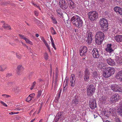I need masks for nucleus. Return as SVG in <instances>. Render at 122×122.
<instances>
[{"label":"nucleus","mask_w":122,"mask_h":122,"mask_svg":"<svg viewBox=\"0 0 122 122\" xmlns=\"http://www.w3.org/2000/svg\"><path fill=\"white\" fill-rule=\"evenodd\" d=\"M24 69V67L21 65H19L18 66L16 71L17 74L18 75H20L22 71Z\"/></svg>","instance_id":"16"},{"label":"nucleus","mask_w":122,"mask_h":122,"mask_svg":"<svg viewBox=\"0 0 122 122\" xmlns=\"http://www.w3.org/2000/svg\"><path fill=\"white\" fill-rule=\"evenodd\" d=\"M32 3L33 5L34 6L36 7L37 6L36 4H35L34 2H32Z\"/></svg>","instance_id":"61"},{"label":"nucleus","mask_w":122,"mask_h":122,"mask_svg":"<svg viewBox=\"0 0 122 122\" xmlns=\"http://www.w3.org/2000/svg\"><path fill=\"white\" fill-rule=\"evenodd\" d=\"M2 26L6 29L8 30L11 29L10 26L7 24H4Z\"/></svg>","instance_id":"33"},{"label":"nucleus","mask_w":122,"mask_h":122,"mask_svg":"<svg viewBox=\"0 0 122 122\" xmlns=\"http://www.w3.org/2000/svg\"><path fill=\"white\" fill-rule=\"evenodd\" d=\"M48 54L47 53H45V54L44 58L47 60L48 59Z\"/></svg>","instance_id":"49"},{"label":"nucleus","mask_w":122,"mask_h":122,"mask_svg":"<svg viewBox=\"0 0 122 122\" xmlns=\"http://www.w3.org/2000/svg\"><path fill=\"white\" fill-rule=\"evenodd\" d=\"M101 102L104 103H105L106 97L104 95L102 96V97L99 99Z\"/></svg>","instance_id":"30"},{"label":"nucleus","mask_w":122,"mask_h":122,"mask_svg":"<svg viewBox=\"0 0 122 122\" xmlns=\"http://www.w3.org/2000/svg\"><path fill=\"white\" fill-rule=\"evenodd\" d=\"M14 84L11 81H9L7 83L6 86L7 87H10L13 86L14 85Z\"/></svg>","instance_id":"34"},{"label":"nucleus","mask_w":122,"mask_h":122,"mask_svg":"<svg viewBox=\"0 0 122 122\" xmlns=\"http://www.w3.org/2000/svg\"><path fill=\"white\" fill-rule=\"evenodd\" d=\"M100 25L101 29L103 31H106L108 29V25L101 23L100 24Z\"/></svg>","instance_id":"24"},{"label":"nucleus","mask_w":122,"mask_h":122,"mask_svg":"<svg viewBox=\"0 0 122 122\" xmlns=\"http://www.w3.org/2000/svg\"><path fill=\"white\" fill-rule=\"evenodd\" d=\"M25 40L27 43L31 45H32V43L27 38H26Z\"/></svg>","instance_id":"42"},{"label":"nucleus","mask_w":122,"mask_h":122,"mask_svg":"<svg viewBox=\"0 0 122 122\" xmlns=\"http://www.w3.org/2000/svg\"><path fill=\"white\" fill-rule=\"evenodd\" d=\"M111 87L112 90L114 91L121 92H122V88L120 87L119 85L113 84L112 85Z\"/></svg>","instance_id":"8"},{"label":"nucleus","mask_w":122,"mask_h":122,"mask_svg":"<svg viewBox=\"0 0 122 122\" xmlns=\"http://www.w3.org/2000/svg\"><path fill=\"white\" fill-rule=\"evenodd\" d=\"M105 50L107 52L109 53H111L114 51L113 49L112 48V45L111 44H107Z\"/></svg>","instance_id":"14"},{"label":"nucleus","mask_w":122,"mask_h":122,"mask_svg":"<svg viewBox=\"0 0 122 122\" xmlns=\"http://www.w3.org/2000/svg\"><path fill=\"white\" fill-rule=\"evenodd\" d=\"M106 69L111 76L113 75L115 71V69L113 67H108Z\"/></svg>","instance_id":"18"},{"label":"nucleus","mask_w":122,"mask_h":122,"mask_svg":"<svg viewBox=\"0 0 122 122\" xmlns=\"http://www.w3.org/2000/svg\"><path fill=\"white\" fill-rule=\"evenodd\" d=\"M114 38L115 40L117 42H122V35H117L114 37Z\"/></svg>","instance_id":"21"},{"label":"nucleus","mask_w":122,"mask_h":122,"mask_svg":"<svg viewBox=\"0 0 122 122\" xmlns=\"http://www.w3.org/2000/svg\"><path fill=\"white\" fill-rule=\"evenodd\" d=\"M116 78L122 82V71H119L116 74Z\"/></svg>","instance_id":"20"},{"label":"nucleus","mask_w":122,"mask_h":122,"mask_svg":"<svg viewBox=\"0 0 122 122\" xmlns=\"http://www.w3.org/2000/svg\"><path fill=\"white\" fill-rule=\"evenodd\" d=\"M70 21L72 22L74 25L79 28L82 27L83 21L81 18L78 16L75 15L72 16Z\"/></svg>","instance_id":"1"},{"label":"nucleus","mask_w":122,"mask_h":122,"mask_svg":"<svg viewBox=\"0 0 122 122\" xmlns=\"http://www.w3.org/2000/svg\"><path fill=\"white\" fill-rule=\"evenodd\" d=\"M72 103L74 104L75 105L78 106L80 104L81 102L78 99V97L77 96H75V99L72 100Z\"/></svg>","instance_id":"13"},{"label":"nucleus","mask_w":122,"mask_h":122,"mask_svg":"<svg viewBox=\"0 0 122 122\" xmlns=\"http://www.w3.org/2000/svg\"><path fill=\"white\" fill-rule=\"evenodd\" d=\"M16 109L17 111H19L20 110V108L19 107H17L16 108Z\"/></svg>","instance_id":"64"},{"label":"nucleus","mask_w":122,"mask_h":122,"mask_svg":"<svg viewBox=\"0 0 122 122\" xmlns=\"http://www.w3.org/2000/svg\"><path fill=\"white\" fill-rule=\"evenodd\" d=\"M16 57L19 59H21L22 57L21 55L19 53H16Z\"/></svg>","instance_id":"43"},{"label":"nucleus","mask_w":122,"mask_h":122,"mask_svg":"<svg viewBox=\"0 0 122 122\" xmlns=\"http://www.w3.org/2000/svg\"><path fill=\"white\" fill-rule=\"evenodd\" d=\"M51 43H54V41L52 37L51 38Z\"/></svg>","instance_id":"62"},{"label":"nucleus","mask_w":122,"mask_h":122,"mask_svg":"<svg viewBox=\"0 0 122 122\" xmlns=\"http://www.w3.org/2000/svg\"><path fill=\"white\" fill-rule=\"evenodd\" d=\"M90 107L92 109L95 108L96 107V100L94 99H91L89 102Z\"/></svg>","instance_id":"12"},{"label":"nucleus","mask_w":122,"mask_h":122,"mask_svg":"<svg viewBox=\"0 0 122 122\" xmlns=\"http://www.w3.org/2000/svg\"><path fill=\"white\" fill-rule=\"evenodd\" d=\"M57 12L58 15V16L61 17H62V13L61 11V10L59 9H57L56 11Z\"/></svg>","instance_id":"36"},{"label":"nucleus","mask_w":122,"mask_h":122,"mask_svg":"<svg viewBox=\"0 0 122 122\" xmlns=\"http://www.w3.org/2000/svg\"><path fill=\"white\" fill-rule=\"evenodd\" d=\"M115 121L116 122H120V119L118 118H116L115 119Z\"/></svg>","instance_id":"53"},{"label":"nucleus","mask_w":122,"mask_h":122,"mask_svg":"<svg viewBox=\"0 0 122 122\" xmlns=\"http://www.w3.org/2000/svg\"><path fill=\"white\" fill-rule=\"evenodd\" d=\"M112 100L117 101L120 99V96L117 94H114L112 96Z\"/></svg>","instance_id":"22"},{"label":"nucleus","mask_w":122,"mask_h":122,"mask_svg":"<svg viewBox=\"0 0 122 122\" xmlns=\"http://www.w3.org/2000/svg\"><path fill=\"white\" fill-rule=\"evenodd\" d=\"M105 37V36L103 33L100 31L97 32L95 35L96 43L98 45L101 44Z\"/></svg>","instance_id":"2"},{"label":"nucleus","mask_w":122,"mask_h":122,"mask_svg":"<svg viewBox=\"0 0 122 122\" xmlns=\"http://www.w3.org/2000/svg\"><path fill=\"white\" fill-rule=\"evenodd\" d=\"M38 94L37 95V98H38L41 96L42 94V91L41 90H39L38 92Z\"/></svg>","instance_id":"41"},{"label":"nucleus","mask_w":122,"mask_h":122,"mask_svg":"<svg viewBox=\"0 0 122 122\" xmlns=\"http://www.w3.org/2000/svg\"><path fill=\"white\" fill-rule=\"evenodd\" d=\"M95 91V87L92 84L88 85L87 87L86 90L87 95L88 96H92L93 95Z\"/></svg>","instance_id":"4"},{"label":"nucleus","mask_w":122,"mask_h":122,"mask_svg":"<svg viewBox=\"0 0 122 122\" xmlns=\"http://www.w3.org/2000/svg\"><path fill=\"white\" fill-rule=\"evenodd\" d=\"M51 19L52 20L53 23L54 24H56L57 22L56 21V18L53 16H52L51 17Z\"/></svg>","instance_id":"35"},{"label":"nucleus","mask_w":122,"mask_h":122,"mask_svg":"<svg viewBox=\"0 0 122 122\" xmlns=\"http://www.w3.org/2000/svg\"><path fill=\"white\" fill-rule=\"evenodd\" d=\"M41 40L43 41V42L46 41L44 38L43 36L41 37Z\"/></svg>","instance_id":"57"},{"label":"nucleus","mask_w":122,"mask_h":122,"mask_svg":"<svg viewBox=\"0 0 122 122\" xmlns=\"http://www.w3.org/2000/svg\"><path fill=\"white\" fill-rule=\"evenodd\" d=\"M121 108L119 109L117 111L119 115L122 116V101L120 102Z\"/></svg>","instance_id":"26"},{"label":"nucleus","mask_w":122,"mask_h":122,"mask_svg":"<svg viewBox=\"0 0 122 122\" xmlns=\"http://www.w3.org/2000/svg\"><path fill=\"white\" fill-rule=\"evenodd\" d=\"M35 95V94L34 93H32L29 96L31 98L33 99V97H34Z\"/></svg>","instance_id":"48"},{"label":"nucleus","mask_w":122,"mask_h":122,"mask_svg":"<svg viewBox=\"0 0 122 122\" xmlns=\"http://www.w3.org/2000/svg\"><path fill=\"white\" fill-rule=\"evenodd\" d=\"M12 75V74L11 73H8L6 74V76L7 77H9Z\"/></svg>","instance_id":"50"},{"label":"nucleus","mask_w":122,"mask_h":122,"mask_svg":"<svg viewBox=\"0 0 122 122\" xmlns=\"http://www.w3.org/2000/svg\"><path fill=\"white\" fill-rule=\"evenodd\" d=\"M103 76L105 78H107L111 76L106 69L105 71L103 72Z\"/></svg>","instance_id":"25"},{"label":"nucleus","mask_w":122,"mask_h":122,"mask_svg":"<svg viewBox=\"0 0 122 122\" xmlns=\"http://www.w3.org/2000/svg\"><path fill=\"white\" fill-rule=\"evenodd\" d=\"M0 103L1 104L5 106L6 107H7V105L6 104V103L2 101H1Z\"/></svg>","instance_id":"52"},{"label":"nucleus","mask_w":122,"mask_h":122,"mask_svg":"<svg viewBox=\"0 0 122 122\" xmlns=\"http://www.w3.org/2000/svg\"><path fill=\"white\" fill-rule=\"evenodd\" d=\"M92 36L93 35L91 32H90L88 34L87 36L86 41L88 44H90L92 42L93 39Z\"/></svg>","instance_id":"11"},{"label":"nucleus","mask_w":122,"mask_h":122,"mask_svg":"<svg viewBox=\"0 0 122 122\" xmlns=\"http://www.w3.org/2000/svg\"><path fill=\"white\" fill-rule=\"evenodd\" d=\"M63 112H59L57 114V117L59 118H61L63 115Z\"/></svg>","instance_id":"32"},{"label":"nucleus","mask_w":122,"mask_h":122,"mask_svg":"<svg viewBox=\"0 0 122 122\" xmlns=\"http://www.w3.org/2000/svg\"><path fill=\"white\" fill-rule=\"evenodd\" d=\"M88 18L92 21H94L98 17V14L96 11H91L88 13Z\"/></svg>","instance_id":"3"},{"label":"nucleus","mask_w":122,"mask_h":122,"mask_svg":"<svg viewBox=\"0 0 122 122\" xmlns=\"http://www.w3.org/2000/svg\"><path fill=\"white\" fill-rule=\"evenodd\" d=\"M2 96H4L6 98H8L10 97V96L6 94H3Z\"/></svg>","instance_id":"51"},{"label":"nucleus","mask_w":122,"mask_h":122,"mask_svg":"<svg viewBox=\"0 0 122 122\" xmlns=\"http://www.w3.org/2000/svg\"><path fill=\"white\" fill-rule=\"evenodd\" d=\"M114 10L117 14H119L122 15V8L119 7L117 6L114 8Z\"/></svg>","instance_id":"19"},{"label":"nucleus","mask_w":122,"mask_h":122,"mask_svg":"<svg viewBox=\"0 0 122 122\" xmlns=\"http://www.w3.org/2000/svg\"><path fill=\"white\" fill-rule=\"evenodd\" d=\"M61 89L60 90V91H59V92L58 93V96L59 97H60V95L61 94Z\"/></svg>","instance_id":"59"},{"label":"nucleus","mask_w":122,"mask_h":122,"mask_svg":"<svg viewBox=\"0 0 122 122\" xmlns=\"http://www.w3.org/2000/svg\"><path fill=\"white\" fill-rule=\"evenodd\" d=\"M21 43H22V44L24 45V46H25L26 47V48H28V47L26 46V44H24L23 43V42H21Z\"/></svg>","instance_id":"63"},{"label":"nucleus","mask_w":122,"mask_h":122,"mask_svg":"<svg viewBox=\"0 0 122 122\" xmlns=\"http://www.w3.org/2000/svg\"><path fill=\"white\" fill-rule=\"evenodd\" d=\"M87 51V48L86 46H81L80 50V56H85L86 55Z\"/></svg>","instance_id":"7"},{"label":"nucleus","mask_w":122,"mask_h":122,"mask_svg":"<svg viewBox=\"0 0 122 122\" xmlns=\"http://www.w3.org/2000/svg\"><path fill=\"white\" fill-rule=\"evenodd\" d=\"M67 85H64V88L63 91L64 92H65L66 91L67 88Z\"/></svg>","instance_id":"46"},{"label":"nucleus","mask_w":122,"mask_h":122,"mask_svg":"<svg viewBox=\"0 0 122 122\" xmlns=\"http://www.w3.org/2000/svg\"><path fill=\"white\" fill-rule=\"evenodd\" d=\"M19 36L22 39L24 40H25V38H26L24 35L21 34H19Z\"/></svg>","instance_id":"44"},{"label":"nucleus","mask_w":122,"mask_h":122,"mask_svg":"<svg viewBox=\"0 0 122 122\" xmlns=\"http://www.w3.org/2000/svg\"><path fill=\"white\" fill-rule=\"evenodd\" d=\"M36 84V82L35 81L33 83L32 86L34 87L35 86Z\"/></svg>","instance_id":"54"},{"label":"nucleus","mask_w":122,"mask_h":122,"mask_svg":"<svg viewBox=\"0 0 122 122\" xmlns=\"http://www.w3.org/2000/svg\"><path fill=\"white\" fill-rule=\"evenodd\" d=\"M109 55H105L103 56V58L106 59L108 64L112 66H114L116 65V63L111 58L109 57Z\"/></svg>","instance_id":"5"},{"label":"nucleus","mask_w":122,"mask_h":122,"mask_svg":"<svg viewBox=\"0 0 122 122\" xmlns=\"http://www.w3.org/2000/svg\"><path fill=\"white\" fill-rule=\"evenodd\" d=\"M69 7L71 9H73L76 6V4L72 0H66Z\"/></svg>","instance_id":"15"},{"label":"nucleus","mask_w":122,"mask_h":122,"mask_svg":"<svg viewBox=\"0 0 122 122\" xmlns=\"http://www.w3.org/2000/svg\"><path fill=\"white\" fill-rule=\"evenodd\" d=\"M100 23L108 25V21L107 20L103 18L100 21Z\"/></svg>","instance_id":"28"},{"label":"nucleus","mask_w":122,"mask_h":122,"mask_svg":"<svg viewBox=\"0 0 122 122\" xmlns=\"http://www.w3.org/2000/svg\"><path fill=\"white\" fill-rule=\"evenodd\" d=\"M92 73L93 74V76L94 78H97V77L98 76V74L97 72V71H95L93 72Z\"/></svg>","instance_id":"37"},{"label":"nucleus","mask_w":122,"mask_h":122,"mask_svg":"<svg viewBox=\"0 0 122 122\" xmlns=\"http://www.w3.org/2000/svg\"><path fill=\"white\" fill-rule=\"evenodd\" d=\"M69 79L67 78H66L65 80L64 85H67V86L68 84Z\"/></svg>","instance_id":"39"},{"label":"nucleus","mask_w":122,"mask_h":122,"mask_svg":"<svg viewBox=\"0 0 122 122\" xmlns=\"http://www.w3.org/2000/svg\"><path fill=\"white\" fill-rule=\"evenodd\" d=\"M75 75L72 74L71 75V77L70 79V84L71 86H74L75 83Z\"/></svg>","instance_id":"17"},{"label":"nucleus","mask_w":122,"mask_h":122,"mask_svg":"<svg viewBox=\"0 0 122 122\" xmlns=\"http://www.w3.org/2000/svg\"><path fill=\"white\" fill-rule=\"evenodd\" d=\"M46 47H47V49H48V50H49V51L50 52H51L50 49V47L48 45H47L46 46Z\"/></svg>","instance_id":"55"},{"label":"nucleus","mask_w":122,"mask_h":122,"mask_svg":"<svg viewBox=\"0 0 122 122\" xmlns=\"http://www.w3.org/2000/svg\"><path fill=\"white\" fill-rule=\"evenodd\" d=\"M35 111V109H33L32 110H31L30 112V115L32 113L34 112Z\"/></svg>","instance_id":"56"},{"label":"nucleus","mask_w":122,"mask_h":122,"mask_svg":"<svg viewBox=\"0 0 122 122\" xmlns=\"http://www.w3.org/2000/svg\"><path fill=\"white\" fill-rule=\"evenodd\" d=\"M7 66L6 65H3L0 66V71H3L7 68Z\"/></svg>","instance_id":"29"},{"label":"nucleus","mask_w":122,"mask_h":122,"mask_svg":"<svg viewBox=\"0 0 122 122\" xmlns=\"http://www.w3.org/2000/svg\"><path fill=\"white\" fill-rule=\"evenodd\" d=\"M59 5L60 7L64 10L66 9L68 7V5L65 0H60Z\"/></svg>","instance_id":"6"},{"label":"nucleus","mask_w":122,"mask_h":122,"mask_svg":"<svg viewBox=\"0 0 122 122\" xmlns=\"http://www.w3.org/2000/svg\"><path fill=\"white\" fill-rule=\"evenodd\" d=\"M9 114L11 115H13V114H15V112H11L10 113H9Z\"/></svg>","instance_id":"60"},{"label":"nucleus","mask_w":122,"mask_h":122,"mask_svg":"<svg viewBox=\"0 0 122 122\" xmlns=\"http://www.w3.org/2000/svg\"><path fill=\"white\" fill-rule=\"evenodd\" d=\"M112 109L108 108V109L106 110L104 112V115L107 117H109L111 112Z\"/></svg>","instance_id":"23"},{"label":"nucleus","mask_w":122,"mask_h":122,"mask_svg":"<svg viewBox=\"0 0 122 122\" xmlns=\"http://www.w3.org/2000/svg\"><path fill=\"white\" fill-rule=\"evenodd\" d=\"M92 55L94 58H97L100 56L98 50L96 48H94L92 51Z\"/></svg>","instance_id":"10"},{"label":"nucleus","mask_w":122,"mask_h":122,"mask_svg":"<svg viewBox=\"0 0 122 122\" xmlns=\"http://www.w3.org/2000/svg\"><path fill=\"white\" fill-rule=\"evenodd\" d=\"M98 67L102 70V69H104L106 68L105 65H104L102 63H100L98 66Z\"/></svg>","instance_id":"27"},{"label":"nucleus","mask_w":122,"mask_h":122,"mask_svg":"<svg viewBox=\"0 0 122 122\" xmlns=\"http://www.w3.org/2000/svg\"><path fill=\"white\" fill-rule=\"evenodd\" d=\"M117 62L118 64H122V59L121 58H119L117 60Z\"/></svg>","instance_id":"38"},{"label":"nucleus","mask_w":122,"mask_h":122,"mask_svg":"<svg viewBox=\"0 0 122 122\" xmlns=\"http://www.w3.org/2000/svg\"><path fill=\"white\" fill-rule=\"evenodd\" d=\"M32 99L29 96L26 99V101L28 102H29L31 100H32Z\"/></svg>","instance_id":"45"},{"label":"nucleus","mask_w":122,"mask_h":122,"mask_svg":"<svg viewBox=\"0 0 122 122\" xmlns=\"http://www.w3.org/2000/svg\"><path fill=\"white\" fill-rule=\"evenodd\" d=\"M90 76V73L89 70L86 69L85 71L84 79L85 81H88Z\"/></svg>","instance_id":"9"},{"label":"nucleus","mask_w":122,"mask_h":122,"mask_svg":"<svg viewBox=\"0 0 122 122\" xmlns=\"http://www.w3.org/2000/svg\"><path fill=\"white\" fill-rule=\"evenodd\" d=\"M51 32L53 35H55L56 34V32L55 30L53 27H51Z\"/></svg>","instance_id":"40"},{"label":"nucleus","mask_w":122,"mask_h":122,"mask_svg":"<svg viewBox=\"0 0 122 122\" xmlns=\"http://www.w3.org/2000/svg\"><path fill=\"white\" fill-rule=\"evenodd\" d=\"M51 44H52V46H53V48L55 49L56 50V47H55V45L54 44V43H51Z\"/></svg>","instance_id":"58"},{"label":"nucleus","mask_w":122,"mask_h":122,"mask_svg":"<svg viewBox=\"0 0 122 122\" xmlns=\"http://www.w3.org/2000/svg\"><path fill=\"white\" fill-rule=\"evenodd\" d=\"M58 75L57 73H56L55 75V77L54 80V83L55 84V86H56L58 84L57 81H58Z\"/></svg>","instance_id":"31"},{"label":"nucleus","mask_w":122,"mask_h":122,"mask_svg":"<svg viewBox=\"0 0 122 122\" xmlns=\"http://www.w3.org/2000/svg\"><path fill=\"white\" fill-rule=\"evenodd\" d=\"M35 15L36 16H38L39 15V13L38 11H35L34 12Z\"/></svg>","instance_id":"47"}]
</instances>
